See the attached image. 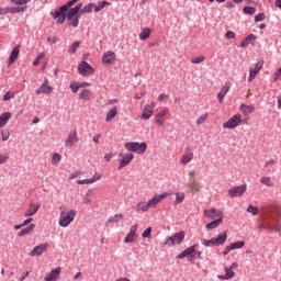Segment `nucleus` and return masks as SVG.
Wrapping results in <instances>:
<instances>
[{"mask_svg":"<svg viewBox=\"0 0 281 281\" xmlns=\"http://www.w3.org/2000/svg\"><path fill=\"white\" fill-rule=\"evenodd\" d=\"M204 215L207 218H213L206 224V229H216L223 223V211L216 209L204 210Z\"/></svg>","mask_w":281,"mask_h":281,"instance_id":"obj_1","label":"nucleus"},{"mask_svg":"<svg viewBox=\"0 0 281 281\" xmlns=\"http://www.w3.org/2000/svg\"><path fill=\"white\" fill-rule=\"evenodd\" d=\"M50 16L56 21L57 25H63L66 21H71L74 16H80L78 9L70 8L66 12H50Z\"/></svg>","mask_w":281,"mask_h":281,"instance_id":"obj_2","label":"nucleus"},{"mask_svg":"<svg viewBox=\"0 0 281 281\" xmlns=\"http://www.w3.org/2000/svg\"><path fill=\"white\" fill-rule=\"evenodd\" d=\"M202 251L196 250V245H192L186 248L181 254L177 256L178 260H183V258H188L189 262L194 265V260H201Z\"/></svg>","mask_w":281,"mask_h":281,"instance_id":"obj_3","label":"nucleus"},{"mask_svg":"<svg viewBox=\"0 0 281 281\" xmlns=\"http://www.w3.org/2000/svg\"><path fill=\"white\" fill-rule=\"evenodd\" d=\"M124 147L128 150V153H137V155H144V153H146V148H148V144L127 142L124 144Z\"/></svg>","mask_w":281,"mask_h":281,"instance_id":"obj_4","label":"nucleus"},{"mask_svg":"<svg viewBox=\"0 0 281 281\" xmlns=\"http://www.w3.org/2000/svg\"><path fill=\"white\" fill-rule=\"evenodd\" d=\"M226 240L227 232H224L222 235H218L217 237H213L211 239H202V245H204V247H218L221 245H225Z\"/></svg>","mask_w":281,"mask_h":281,"instance_id":"obj_5","label":"nucleus"},{"mask_svg":"<svg viewBox=\"0 0 281 281\" xmlns=\"http://www.w3.org/2000/svg\"><path fill=\"white\" fill-rule=\"evenodd\" d=\"M186 238V232L175 233L167 238V240L162 244V247H172V245H181Z\"/></svg>","mask_w":281,"mask_h":281,"instance_id":"obj_6","label":"nucleus"},{"mask_svg":"<svg viewBox=\"0 0 281 281\" xmlns=\"http://www.w3.org/2000/svg\"><path fill=\"white\" fill-rule=\"evenodd\" d=\"M74 218H76L75 210H70L68 213L61 212L59 216V227H69V225L74 223Z\"/></svg>","mask_w":281,"mask_h":281,"instance_id":"obj_7","label":"nucleus"},{"mask_svg":"<svg viewBox=\"0 0 281 281\" xmlns=\"http://www.w3.org/2000/svg\"><path fill=\"white\" fill-rule=\"evenodd\" d=\"M247 192V184H240L238 187H233L228 190V196L231 199H236L238 196H243Z\"/></svg>","mask_w":281,"mask_h":281,"instance_id":"obj_8","label":"nucleus"},{"mask_svg":"<svg viewBox=\"0 0 281 281\" xmlns=\"http://www.w3.org/2000/svg\"><path fill=\"white\" fill-rule=\"evenodd\" d=\"M94 71L95 69H93V67L85 60H82L78 66V74L80 76H91Z\"/></svg>","mask_w":281,"mask_h":281,"instance_id":"obj_9","label":"nucleus"},{"mask_svg":"<svg viewBox=\"0 0 281 281\" xmlns=\"http://www.w3.org/2000/svg\"><path fill=\"white\" fill-rule=\"evenodd\" d=\"M240 124V115L235 114L226 123L223 124V128H228L229 131L236 128Z\"/></svg>","mask_w":281,"mask_h":281,"instance_id":"obj_10","label":"nucleus"},{"mask_svg":"<svg viewBox=\"0 0 281 281\" xmlns=\"http://www.w3.org/2000/svg\"><path fill=\"white\" fill-rule=\"evenodd\" d=\"M166 196H168V193L166 192L156 194L147 202V204L149 207H156L161 201H164V199H166Z\"/></svg>","mask_w":281,"mask_h":281,"instance_id":"obj_11","label":"nucleus"},{"mask_svg":"<svg viewBox=\"0 0 281 281\" xmlns=\"http://www.w3.org/2000/svg\"><path fill=\"white\" fill-rule=\"evenodd\" d=\"M245 247V241H235L224 248V256H228L229 251H234L235 249H243Z\"/></svg>","mask_w":281,"mask_h":281,"instance_id":"obj_12","label":"nucleus"},{"mask_svg":"<svg viewBox=\"0 0 281 281\" xmlns=\"http://www.w3.org/2000/svg\"><path fill=\"white\" fill-rule=\"evenodd\" d=\"M75 144H78V132L76 130L68 134L65 146L66 148H71Z\"/></svg>","mask_w":281,"mask_h":281,"instance_id":"obj_13","label":"nucleus"},{"mask_svg":"<svg viewBox=\"0 0 281 281\" xmlns=\"http://www.w3.org/2000/svg\"><path fill=\"white\" fill-rule=\"evenodd\" d=\"M54 91V87L47 86V79L41 85V87L35 90L36 95H41V93H45L46 95H49Z\"/></svg>","mask_w":281,"mask_h":281,"instance_id":"obj_14","label":"nucleus"},{"mask_svg":"<svg viewBox=\"0 0 281 281\" xmlns=\"http://www.w3.org/2000/svg\"><path fill=\"white\" fill-rule=\"evenodd\" d=\"M263 65H265V61L260 60L254 66V68H250L249 78H248L249 82H251V80H254L256 78V75L260 71V69H262Z\"/></svg>","mask_w":281,"mask_h":281,"instance_id":"obj_15","label":"nucleus"},{"mask_svg":"<svg viewBox=\"0 0 281 281\" xmlns=\"http://www.w3.org/2000/svg\"><path fill=\"white\" fill-rule=\"evenodd\" d=\"M133 159H135V155L133 154H126L122 156V158L120 159L119 170H122V168H126V166H128V164H131Z\"/></svg>","mask_w":281,"mask_h":281,"instance_id":"obj_16","label":"nucleus"},{"mask_svg":"<svg viewBox=\"0 0 281 281\" xmlns=\"http://www.w3.org/2000/svg\"><path fill=\"white\" fill-rule=\"evenodd\" d=\"M19 54H21V46L16 45L12 48L10 56H9V63L8 66L10 67V65H14V60H16L19 58Z\"/></svg>","mask_w":281,"mask_h":281,"instance_id":"obj_17","label":"nucleus"},{"mask_svg":"<svg viewBox=\"0 0 281 281\" xmlns=\"http://www.w3.org/2000/svg\"><path fill=\"white\" fill-rule=\"evenodd\" d=\"M47 247H49L48 244H41L38 246H35L31 251H30V256H32L34 258V256H41L43 254V251H45L47 249Z\"/></svg>","mask_w":281,"mask_h":281,"instance_id":"obj_18","label":"nucleus"},{"mask_svg":"<svg viewBox=\"0 0 281 281\" xmlns=\"http://www.w3.org/2000/svg\"><path fill=\"white\" fill-rule=\"evenodd\" d=\"M137 234V224L131 226L130 233L126 235L124 243H135V236Z\"/></svg>","mask_w":281,"mask_h":281,"instance_id":"obj_19","label":"nucleus"},{"mask_svg":"<svg viewBox=\"0 0 281 281\" xmlns=\"http://www.w3.org/2000/svg\"><path fill=\"white\" fill-rule=\"evenodd\" d=\"M113 60H115V54L113 50H108L102 56L103 65H113Z\"/></svg>","mask_w":281,"mask_h":281,"instance_id":"obj_20","label":"nucleus"},{"mask_svg":"<svg viewBox=\"0 0 281 281\" xmlns=\"http://www.w3.org/2000/svg\"><path fill=\"white\" fill-rule=\"evenodd\" d=\"M231 85L229 83H225L223 86V88L221 89V91L217 93V99L220 104H223V101L225 100V95H227V93H229V89H231Z\"/></svg>","mask_w":281,"mask_h":281,"instance_id":"obj_21","label":"nucleus"},{"mask_svg":"<svg viewBox=\"0 0 281 281\" xmlns=\"http://www.w3.org/2000/svg\"><path fill=\"white\" fill-rule=\"evenodd\" d=\"M60 276V267L53 269L45 278V281H58V277Z\"/></svg>","mask_w":281,"mask_h":281,"instance_id":"obj_22","label":"nucleus"},{"mask_svg":"<svg viewBox=\"0 0 281 281\" xmlns=\"http://www.w3.org/2000/svg\"><path fill=\"white\" fill-rule=\"evenodd\" d=\"M38 210H41V204L31 203L29 205V209L26 210L24 216L26 218L30 217V216H34V214H36V212H38Z\"/></svg>","mask_w":281,"mask_h":281,"instance_id":"obj_23","label":"nucleus"},{"mask_svg":"<svg viewBox=\"0 0 281 281\" xmlns=\"http://www.w3.org/2000/svg\"><path fill=\"white\" fill-rule=\"evenodd\" d=\"M78 3V0H69L66 4L61 5L58 10H52L50 12H59L63 14V12H67L69 9H71L72 5H76Z\"/></svg>","mask_w":281,"mask_h":281,"instance_id":"obj_24","label":"nucleus"},{"mask_svg":"<svg viewBox=\"0 0 281 281\" xmlns=\"http://www.w3.org/2000/svg\"><path fill=\"white\" fill-rule=\"evenodd\" d=\"M256 38H257L256 35H254L252 33L249 34L248 36H246L241 40L239 47L245 48V47H247V45H250V43H251V45H254V41H256Z\"/></svg>","mask_w":281,"mask_h":281,"instance_id":"obj_25","label":"nucleus"},{"mask_svg":"<svg viewBox=\"0 0 281 281\" xmlns=\"http://www.w3.org/2000/svg\"><path fill=\"white\" fill-rule=\"evenodd\" d=\"M11 117H12L11 112H3L0 115V128H3V126H5V124H8V122H10Z\"/></svg>","mask_w":281,"mask_h":281,"instance_id":"obj_26","label":"nucleus"},{"mask_svg":"<svg viewBox=\"0 0 281 281\" xmlns=\"http://www.w3.org/2000/svg\"><path fill=\"white\" fill-rule=\"evenodd\" d=\"M35 228H36V224H30L27 227L22 228V229L18 233V236H19L20 238H23V236H27V234H31Z\"/></svg>","mask_w":281,"mask_h":281,"instance_id":"obj_27","label":"nucleus"},{"mask_svg":"<svg viewBox=\"0 0 281 281\" xmlns=\"http://www.w3.org/2000/svg\"><path fill=\"white\" fill-rule=\"evenodd\" d=\"M92 98H93V92H91V90H89V89H83L79 93V100L90 101Z\"/></svg>","mask_w":281,"mask_h":281,"instance_id":"obj_28","label":"nucleus"},{"mask_svg":"<svg viewBox=\"0 0 281 281\" xmlns=\"http://www.w3.org/2000/svg\"><path fill=\"white\" fill-rule=\"evenodd\" d=\"M239 109H240L241 113H244L245 115H249V114L254 113V111H256V106H254L251 104L247 105L245 103L240 104Z\"/></svg>","mask_w":281,"mask_h":281,"instance_id":"obj_29","label":"nucleus"},{"mask_svg":"<svg viewBox=\"0 0 281 281\" xmlns=\"http://www.w3.org/2000/svg\"><path fill=\"white\" fill-rule=\"evenodd\" d=\"M140 117L142 120H150V117H153V108H150V105H145Z\"/></svg>","mask_w":281,"mask_h":281,"instance_id":"obj_30","label":"nucleus"},{"mask_svg":"<svg viewBox=\"0 0 281 281\" xmlns=\"http://www.w3.org/2000/svg\"><path fill=\"white\" fill-rule=\"evenodd\" d=\"M166 115H168V110H161L155 116V122L158 123L159 126H164V121H161V117H166Z\"/></svg>","mask_w":281,"mask_h":281,"instance_id":"obj_31","label":"nucleus"},{"mask_svg":"<svg viewBox=\"0 0 281 281\" xmlns=\"http://www.w3.org/2000/svg\"><path fill=\"white\" fill-rule=\"evenodd\" d=\"M117 115V106H113L105 116V122H112L113 119Z\"/></svg>","mask_w":281,"mask_h":281,"instance_id":"obj_32","label":"nucleus"},{"mask_svg":"<svg viewBox=\"0 0 281 281\" xmlns=\"http://www.w3.org/2000/svg\"><path fill=\"white\" fill-rule=\"evenodd\" d=\"M25 10H27V5L21 7H9V13L10 14H19L21 12H25Z\"/></svg>","mask_w":281,"mask_h":281,"instance_id":"obj_33","label":"nucleus"},{"mask_svg":"<svg viewBox=\"0 0 281 281\" xmlns=\"http://www.w3.org/2000/svg\"><path fill=\"white\" fill-rule=\"evenodd\" d=\"M100 179H102V176H98V178L82 179V180L77 181V183L79 186H86V184H90V183H95V181H100Z\"/></svg>","mask_w":281,"mask_h":281,"instance_id":"obj_34","label":"nucleus"},{"mask_svg":"<svg viewBox=\"0 0 281 281\" xmlns=\"http://www.w3.org/2000/svg\"><path fill=\"white\" fill-rule=\"evenodd\" d=\"M150 29L149 27H145L140 31L139 33V40L140 41H146L147 38H150Z\"/></svg>","mask_w":281,"mask_h":281,"instance_id":"obj_35","label":"nucleus"},{"mask_svg":"<svg viewBox=\"0 0 281 281\" xmlns=\"http://www.w3.org/2000/svg\"><path fill=\"white\" fill-rule=\"evenodd\" d=\"M235 273L234 270L231 268H225V276H220L221 280H232L234 278Z\"/></svg>","mask_w":281,"mask_h":281,"instance_id":"obj_36","label":"nucleus"},{"mask_svg":"<svg viewBox=\"0 0 281 281\" xmlns=\"http://www.w3.org/2000/svg\"><path fill=\"white\" fill-rule=\"evenodd\" d=\"M150 210V206L148 205V202H139L136 205V212H148Z\"/></svg>","mask_w":281,"mask_h":281,"instance_id":"obj_37","label":"nucleus"},{"mask_svg":"<svg viewBox=\"0 0 281 281\" xmlns=\"http://www.w3.org/2000/svg\"><path fill=\"white\" fill-rule=\"evenodd\" d=\"M183 201H186V193L183 192H177L176 193V205H181V203H183Z\"/></svg>","mask_w":281,"mask_h":281,"instance_id":"obj_38","label":"nucleus"},{"mask_svg":"<svg viewBox=\"0 0 281 281\" xmlns=\"http://www.w3.org/2000/svg\"><path fill=\"white\" fill-rule=\"evenodd\" d=\"M68 21H70L68 23L69 27H78V25H80V15H76V16H74V19L68 20Z\"/></svg>","mask_w":281,"mask_h":281,"instance_id":"obj_39","label":"nucleus"},{"mask_svg":"<svg viewBox=\"0 0 281 281\" xmlns=\"http://www.w3.org/2000/svg\"><path fill=\"white\" fill-rule=\"evenodd\" d=\"M192 159H194V155L193 154H184V155H182L181 164H183V165L190 164V161Z\"/></svg>","mask_w":281,"mask_h":281,"instance_id":"obj_40","label":"nucleus"},{"mask_svg":"<svg viewBox=\"0 0 281 281\" xmlns=\"http://www.w3.org/2000/svg\"><path fill=\"white\" fill-rule=\"evenodd\" d=\"M120 218H124V215L122 213L115 214L113 217L108 220L106 225H111V223H117V221H120Z\"/></svg>","mask_w":281,"mask_h":281,"instance_id":"obj_41","label":"nucleus"},{"mask_svg":"<svg viewBox=\"0 0 281 281\" xmlns=\"http://www.w3.org/2000/svg\"><path fill=\"white\" fill-rule=\"evenodd\" d=\"M247 212L249 214H252V216H258V209H257V206H254V204L248 205Z\"/></svg>","mask_w":281,"mask_h":281,"instance_id":"obj_42","label":"nucleus"},{"mask_svg":"<svg viewBox=\"0 0 281 281\" xmlns=\"http://www.w3.org/2000/svg\"><path fill=\"white\" fill-rule=\"evenodd\" d=\"M244 14H256V8L255 7H244L243 9Z\"/></svg>","mask_w":281,"mask_h":281,"instance_id":"obj_43","label":"nucleus"},{"mask_svg":"<svg viewBox=\"0 0 281 281\" xmlns=\"http://www.w3.org/2000/svg\"><path fill=\"white\" fill-rule=\"evenodd\" d=\"M52 164L53 166H58L60 164V154L55 153L52 157Z\"/></svg>","mask_w":281,"mask_h":281,"instance_id":"obj_44","label":"nucleus"},{"mask_svg":"<svg viewBox=\"0 0 281 281\" xmlns=\"http://www.w3.org/2000/svg\"><path fill=\"white\" fill-rule=\"evenodd\" d=\"M205 60V56L201 55L199 57H194L191 59L192 65H200V63H203Z\"/></svg>","mask_w":281,"mask_h":281,"instance_id":"obj_45","label":"nucleus"},{"mask_svg":"<svg viewBox=\"0 0 281 281\" xmlns=\"http://www.w3.org/2000/svg\"><path fill=\"white\" fill-rule=\"evenodd\" d=\"M14 5H27L32 0H10Z\"/></svg>","mask_w":281,"mask_h":281,"instance_id":"obj_46","label":"nucleus"},{"mask_svg":"<svg viewBox=\"0 0 281 281\" xmlns=\"http://www.w3.org/2000/svg\"><path fill=\"white\" fill-rule=\"evenodd\" d=\"M82 87H83V85H79V83H76V82L70 83V89H71L72 93H76Z\"/></svg>","mask_w":281,"mask_h":281,"instance_id":"obj_47","label":"nucleus"},{"mask_svg":"<svg viewBox=\"0 0 281 281\" xmlns=\"http://www.w3.org/2000/svg\"><path fill=\"white\" fill-rule=\"evenodd\" d=\"M150 234H153V227H147L143 234H142V237L143 238H150Z\"/></svg>","mask_w":281,"mask_h":281,"instance_id":"obj_48","label":"nucleus"},{"mask_svg":"<svg viewBox=\"0 0 281 281\" xmlns=\"http://www.w3.org/2000/svg\"><path fill=\"white\" fill-rule=\"evenodd\" d=\"M12 98H14V93L12 91H7L3 95V101L9 102V100H12Z\"/></svg>","mask_w":281,"mask_h":281,"instance_id":"obj_49","label":"nucleus"},{"mask_svg":"<svg viewBox=\"0 0 281 281\" xmlns=\"http://www.w3.org/2000/svg\"><path fill=\"white\" fill-rule=\"evenodd\" d=\"M83 8L86 9V12L88 14H91V12H93V8H95V3L90 2L89 4L85 5Z\"/></svg>","mask_w":281,"mask_h":281,"instance_id":"obj_50","label":"nucleus"},{"mask_svg":"<svg viewBox=\"0 0 281 281\" xmlns=\"http://www.w3.org/2000/svg\"><path fill=\"white\" fill-rule=\"evenodd\" d=\"M260 183H263V186H271V178L270 177H261Z\"/></svg>","mask_w":281,"mask_h":281,"instance_id":"obj_51","label":"nucleus"},{"mask_svg":"<svg viewBox=\"0 0 281 281\" xmlns=\"http://www.w3.org/2000/svg\"><path fill=\"white\" fill-rule=\"evenodd\" d=\"M80 47V42L72 43L70 47V54H76V50Z\"/></svg>","mask_w":281,"mask_h":281,"instance_id":"obj_52","label":"nucleus"},{"mask_svg":"<svg viewBox=\"0 0 281 281\" xmlns=\"http://www.w3.org/2000/svg\"><path fill=\"white\" fill-rule=\"evenodd\" d=\"M1 136H2V142H8V139H10V131H3L1 132Z\"/></svg>","mask_w":281,"mask_h":281,"instance_id":"obj_53","label":"nucleus"},{"mask_svg":"<svg viewBox=\"0 0 281 281\" xmlns=\"http://www.w3.org/2000/svg\"><path fill=\"white\" fill-rule=\"evenodd\" d=\"M266 15L265 13H259L255 16V23H260V21H265Z\"/></svg>","mask_w":281,"mask_h":281,"instance_id":"obj_54","label":"nucleus"},{"mask_svg":"<svg viewBox=\"0 0 281 281\" xmlns=\"http://www.w3.org/2000/svg\"><path fill=\"white\" fill-rule=\"evenodd\" d=\"M47 43H50V45H56L58 43V37L56 36H48Z\"/></svg>","mask_w":281,"mask_h":281,"instance_id":"obj_55","label":"nucleus"},{"mask_svg":"<svg viewBox=\"0 0 281 281\" xmlns=\"http://www.w3.org/2000/svg\"><path fill=\"white\" fill-rule=\"evenodd\" d=\"M280 78H281V67L274 72L273 81L278 82V80H280Z\"/></svg>","mask_w":281,"mask_h":281,"instance_id":"obj_56","label":"nucleus"},{"mask_svg":"<svg viewBox=\"0 0 281 281\" xmlns=\"http://www.w3.org/2000/svg\"><path fill=\"white\" fill-rule=\"evenodd\" d=\"M10 159V156L8 154H0V164H5Z\"/></svg>","mask_w":281,"mask_h":281,"instance_id":"obj_57","label":"nucleus"},{"mask_svg":"<svg viewBox=\"0 0 281 281\" xmlns=\"http://www.w3.org/2000/svg\"><path fill=\"white\" fill-rule=\"evenodd\" d=\"M5 14H10V7L0 9V16H5Z\"/></svg>","mask_w":281,"mask_h":281,"instance_id":"obj_58","label":"nucleus"},{"mask_svg":"<svg viewBox=\"0 0 281 281\" xmlns=\"http://www.w3.org/2000/svg\"><path fill=\"white\" fill-rule=\"evenodd\" d=\"M207 120V114H203L196 119V124H203Z\"/></svg>","mask_w":281,"mask_h":281,"instance_id":"obj_59","label":"nucleus"},{"mask_svg":"<svg viewBox=\"0 0 281 281\" xmlns=\"http://www.w3.org/2000/svg\"><path fill=\"white\" fill-rule=\"evenodd\" d=\"M190 186L191 188H194L196 191L199 190V182H196L194 178L190 179Z\"/></svg>","mask_w":281,"mask_h":281,"instance_id":"obj_60","label":"nucleus"},{"mask_svg":"<svg viewBox=\"0 0 281 281\" xmlns=\"http://www.w3.org/2000/svg\"><path fill=\"white\" fill-rule=\"evenodd\" d=\"M225 37L226 38H236V33H234V31H227Z\"/></svg>","mask_w":281,"mask_h":281,"instance_id":"obj_61","label":"nucleus"},{"mask_svg":"<svg viewBox=\"0 0 281 281\" xmlns=\"http://www.w3.org/2000/svg\"><path fill=\"white\" fill-rule=\"evenodd\" d=\"M102 10H104V7L101 2H99L98 5L94 4V12H102Z\"/></svg>","mask_w":281,"mask_h":281,"instance_id":"obj_62","label":"nucleus"},{"mask_svg":"<svg viewBox=\"0 0 281 281\" xmlns=\"http://www.w3.org/2000/svg\"><path fill=\"white\" fill-rule=\"evenodd\" d=\"M32 221H34L33 217H27L26 220H24V222L22 223L23 227H26V225H29L30 223H32Z\"/></svg>","mask_w":281,"mask_h":281,"instance_id":"obj_63","label":"nucleus"},{"mask_svg":"<svg viewBox=\"0 0 281 281\" xmlns=\"http://www.w3.org/2000/svg\"><path fill=\"white\" fill-rule=\"evenodd\" d=\"M27 276H30V271H24L22 276L19 278V281H24L25 278H27Z\"/></svg>","mask_w":281,"mask_h":281,"instance_id":"obj_64","label":"nucleus"}]
</instances>
